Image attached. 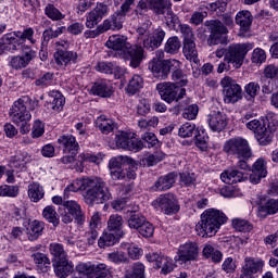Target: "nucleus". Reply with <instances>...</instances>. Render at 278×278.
Masks as SVG:
<instances>
[{"label":"nucleus","instance_id":"f257e3e1","mask_svg":"<svg viewBox=\"0 0 278 278\" xmlns=\"http://www.w3.org/2000/svg\"><path fill=\"white\" fill-rule=\"evenodd\" d=\"M86 191L84 194L85 203L87 205H101L110 199L112 193L110 187L101 178H79L68 185L64 190V199H68V192Z\"/></svg>","mask_w":278,"mask_h":278},{"label":"nucleus","instance_id":"f03ea898","mask_svg":"<svg viewBox=\"0 0 278 278\" xmlns=\"http://www.w3.org/2000/svg\"><path fill=\"white\" fill-rule=\"evenodd\" d=\"M106 47L113 51H122L124 60H130V66L138 68L144 58V49L140 46H131L127 37L123 35H113L106 41Z\"/></svg>","mask_w":278,"mask_h":278},{"label":"nucleus","instance_id":"7ed1b4c3","mask_svg":"<svg viewBox=\"0 0 278 278\" xmlns=\"http://www.w3.org/2000/svg\"><path fill=\"white\" fill-rule=\"evenodd\" d=\"M227 223V215L216 208H208L201 215V220L195 226V231L201 238H214L222 225Z\"/></svg>","mask_w":278,"mask_h":278},{"label":"nucleus","instance_id":"20e7f679","mask_svg":"<svg viewBox=\"0 0 278 278\" xmlns=\"http://www.w3.org/2000/svg\"><path fill=\"white\" fill-rule=\"evenodd\" d=\"M223 151L227 155H233L237 160H251L253 157V150L249 141L242 137H235L227 140Z\"/></svg>","mask_w":278,"mask_h":278},{"label":"nucleus","instance_id":"39448f33","mask_svg":"<svg viewBox=\"0 0 278 278\" xmlns=\"http://www.w3.org/2000/svg\"><path fill=\"white\" fill-rule=\"evenodd\" d=\"M127 162L131 163L132 160L127 156H117L110 160L109 168L113 181H130V179H136L134 168H121V166Z\"/></svg>","mask_w":278,"mask_h":278},{"label":"nucleus","instance_id":"423d86ee","mask_svg":"<svg viewBox=\"0 0 278 278\" xmlns=\"http://www.w3.org/2000/svg\"><path fill=\"white\" fill-rule=\"evenodd\" d=\"M253 49V43H232L227 48L226 62L232 64V68H240L244 64V58Z\"/></svg>","mask_w":278,"mask_h":278},{"label":"nucleus","instance_id":"0eeeda50","mask_svg":"<svg viewBox=\"0 0 278 278\" xmlns=\"http://www.w3.org/2000/svg\"><path fill=\"white\" fill-rule=\"evenodd\" d=\"M181 63L177 60L152 59L148 68L156 79H167L173 68H179Z\"/></svg>","mask_w":278,"mask_h":278},{"label":"nucleus","instance_id":"6e6552de","mask_svg":"<svg viewBox=\"0 0 278 278\" xmlns=\"http://www.w3.org/2000/svg\"><path fill=\"white\" fill-rule=\"evenodd\" d=\"M156 90L163 101L173 103L186 97V89L177 86L175 83H160L156 85Z\"/></svg>","mask_w":278,"mask_h":278},{"label":"nucleus","instance_id":"1a4fd4ad","mask_svg":"<svg viewBox=\"0 0 278 278\" xmlns=\"http://www.w3.org/2000/svg\"><path fill=\"white\" fill-rule=\"evenodd\" d=\"M78 275L87 278H112V270L105 264L92 265L90 263H79L76 266Z\"/></svg>","mask_w":278,"mask_h":278},{"label":"nucleus","instance_id":"9d476101","mask_svg":"<svg viewBox=\"0 0 278 278\" xmlns=\"http://www.w3.org/2000/svg\"><path fill=\"white\" fill-rule=\"evenodd\" d=\"M225 103H238L242 99V87L233 78L226 76L220 80Z\"/></svg>","mask_w":278,"mask_h":278},{"label":"nucleus","instance_id":"9b49d317","mask_svg":"<svg viewBox=\"0 0 278 278\" xmlns=\"http://www.w3.org/2000/svg\"><path fill=\"white\" fill-rule=\"evenodd\" d=\"M147 1L149 4V10H152L154 14H157L159 16L162 14H166L165 21L167 25H170L177 22V15L173 13V3H170V0H147Z\"/></svg>","mask_w":278,"mask_h":278},{"label":"nucleus","instance_id":"f8f14e48","mask_svg":"<svg viewBox=\"0 0 278 278\" xmlns=\"http://www.w3.org/2000/svg\"><path fill=\"white\" fill-rule=\"evenodd\" d=\"M29 101V97H22L12 105L10 116L15 125H21L25 121H31V114L27 111V103Z\"/></svg>","mask_w":278,"mask_h":278},{"label":"nucleus","instance_id":"ddd939ff","mask_svg":"<svg viewBox=\"0 0 278 278\" xmlns=\"http://www.w3.org/2000/svg\"><path fill=\"white\" fill-rule=\"evenodd\" d=\"M115 144L118 147V149L134 151L135 153H138V151H142V149H144V142H142V140L131 137V135L125 131H119L116 134Z\"/></svg>","mask_w":278,"mask_h":278},{"label":"nucleus","instance_id":"4468645a","mask_svg":"<svg viewBox=\"0 0 278 278\" xmlns=\"http://www.w3.org/2000/svg\"><path fill=\"white\" fill-rule=\"evenodd\" d=\"M206 25L211 31L208 45H227V34L229 30L223 25V22L212 20L206 22Z\"/></svg>","mask_w":278,"mask_h":278},{"label":"nucleus","instance_id":"2eb2a0df","mask_svg":"<svg viewBox=\"0 0 278 278\" xmlns=\"http://www.w3.org/2000/svg\"><path fill=\"white\" fill-rule=\"evenodd\" d=\"M256 205H258V218H267L268 216L278 214V200L276 199L267 200L265 197H260L258 201H256Z\"/></svg>","mask_w":278,"mask_h":278},{"label":"nucleus","instance_id":"dca6fc26","mask_svg":"<svg viewBox=\"0 0 278 278\" xmlns=\"http://www.w3.org/2000/svg\"><path fill=\"white\" fill-rule=\"evenodd\" d=\"M155 203H157L164 214H177L179 212V203L173 193L160 195Z\"/></svg>","mask_w":278,"mask_h":278},{"label":"nucleus","instance_id":"f3484780","mask_svg":"<svg viewBox=\"0 0 278 278\" xmlns=\"http://www.w3.org/2000/svg\"><path fill=\"white\" fill-rule=\"evenodd\" d=\"M108 12H110L108 4L98 3L97 7L88 13L86 18V27H88V29H92L96 25H99Z\"/></svg>","mask_w":278,"mask_h":278},{"label":"nucleus","instance_id":"a211bd4d","mask_svg":"<svg viewBox=\"0 0 278 278\" xmlns=\"http://www.w3.org/2000/svg\"><path fill=\"white\" fill-rule=\"evenodd\" d=\"M164 38H166V31L159 27L153 30L146 39H143V48L148 51H155V49H160L162 47V42H164Z\"/></svg>","mask_w":278,"mask_h":278},{"label":"nucleus","instance_id":"6ab92c4d","mask_svg":"<svg viewBox=\"0 0 278 278\" xmlns=\"http://www.w3.org/2000/svg\"><path fill=\"white\" fill-rule=\"evenodd\" d=\"M77 52L68 50H58L54 53L55 64L60 68H67L71 64H77Z\"/></svg>","mask_w":278,"mask_h":278},{"label":"nucleus","instance_id":"aec40b11","mask_svg":"<svg viewBox=\"0 0 278 278\" xmlns=\"http://www.w3.org/2000/svg\"><path fill=\"white\" fill-rule=\"evenodd\" d=\"M236 25L239 26V33L244 35L251 31L253 25V14L249 10L239 11L235 17Z\"/></svg>","mask_w":278,"mask_h":278},{"label":"nucleus","instance_id":"412c9836","mask_svg":"<svg viewBox=\"0 0 278 278\" xmlns=\"http://www.w3.org/2000/svg\"><path fill=\"white\" fill-rule=\"evenodd\" d=\"M199 255V247L197 243L188 242L179 248L178 258L176 262H192Z\"/></svg>","mask_w":278,"mask_h":278},{"label":"nucleus","instance_id":"4be33fe9","mask_svg":"<svg viewBox=\"0 0 278 278\" xmlns=\"http://www.w3.org/2000/svg\"><path fill=\"white\" fill-rule=\"evenodd\" d=\"M63 207L73 216L77 225H84L86 223V215L81 211V205L77 201L68 200L63 201Z\"/></svg>","mask_w":278,"mask_h":278},{"label":"nucleus","instance_id":"5701e85b","mask_svg":"<svg viewBox=\"0 0 278 278\" xmlns=\"http://www.w3.org/2000/svg\"><path fill=\"white\" fill-rule=\"evenodd\" d=\"M58 143L60 148L63 149V153H72V155H77V151H79V143L73 137V135H63L58 139Z\"/></svg>","mask_w":278,"mask_h":278},{"label":"nucleus","instance_id":"b1692460","mask_svg":"<svg viewBox=\"0 0 278 278\" xmlns=\"http://www.w3.org/2000/svg\"><path fill=\"white\" fill-rule=\"evenodd\" d=\"M54 268V273L56 277L66 278L73 274L74 265L73 262L68 261L67 258L60 260L58 258L55 262L52 263Z\"/></svg>","mask_w":278,"mask_h":278},{"label":"nucleus","instance_id":"393cba45","mask_svg":"<svg viewBox=\"0 0 278 278\" xmlns=\"http://www.w3.org/2000/svg\"><path fill=\"white\" fill-rule=\"evenodd\" d=\"M220 179L224 184L228 185L240 184V181L249 179V174H244L238 169H230L222 173Z\"/></svg>","mask_w":278,"mask_h":278},{"label":"nucleus","instance_id":"a878e982","mask_svg":"<svg viewBox=\"0 0 278 278\" xmlns=\"http://www.w3.org/2000/svg\"><path fill=\"white\" fill-rule=\"evenodd\" d=\"M177 180V173L173 172L165 176H161L157 181L154 184L153 189L164 192L170 190Z\"/></svg>","mask_w":278,"mask_h":278},{"label":"nucleus","instance_id":"bb28decb","mask_svg":"<svg viewBox=\"0 0 278 278\" xmlns=\"http://www.w3.org/2000/svg\"><path fill=\"white\" fill-rule=\"evenodd\" d=\"M227 115L225 113H213L208 119V126L212 131H223L227 127Z\"/></svg>","mask_w":278,"mask_h":278},{"label":"nucleus","instance_id":"cd10ccee","mask_svg":"<svg viewBox=\"0 0 278 278\" xmlns=\"http://www.w3.org/2000/svg\"><path fill=\"white\" fill-rule=\"evenodd\" d=\"M92 94L102 98H110L113 94L112 85L106 80H98L91 87Z\"/></svg>","mask_w":278,"mask_h":278},{"label":"nucleus","instance_id":"c85d7f7f","mask_svg":"<svg viewBox=\"0 0 278 278\" xmlns=\"http://www.w3.org/2000/svg\"><path fill=\"white\" fill-rule=\"evenodd\" d=\"M262 266H264V262H262V260H255L254 257L247 256L242 267L243 275L245 277H251L252 275H255Z\"/></svg>","mask_w":278,"mask_h":278},{"label":"nucleus","instance_id":"c756f323","mask_svg":"<svg viewBox=\"0 0 278 278\" xmlns=\"http://www.w3.org/2000/svg\"><path fill=\"white\" fill-rule=\"evenodd\" d=\"M123 23H125V16L119 12H115L111 18L105 20L103 22V31H108L110 29L118 30L123 29Z\"/></svg>","mask_w":278,"mask_h":278},{"label":"nucleus","instance_id":"7c9ffc66","mask_svg":"<svg viewBox=\"0 0 278 278\" xmlns=\"http://www.w3.org/2000/svg\"><path fill=\"white\" fill-rule=\"evenodd\" d=\"M182 53L189 62H199V51H197V43L194 39L182 41Z\"/></svg>","mask_w":278,"mask_h":278},{"label":"nucleus","instance_id":"2f4dec72","mask_svg":"<svg viewBox=\"0 0 278 278\" xmlns=\"http://www.w3.org/2000/svg\"><path fill=\"white\" fill-rule=\"evenodd\" d=\"M140 207L135 206L134 210L127 211L129 214L127 223L130 229H139L140 226L144 225V222L147 220L142 214L138 213Z\"/></svg>","mask_w":278,"mask_h":278},{"label":"nucleus","instance_id":"473e14b6","mask_svg":"<svg viewBox=\"0 0 278 278\" xmlns=\"http://www.w3.org/2000/svg\"><path fill=\"white\" fill-rule=\"evenodd\" d=\"M42 231H45V222L40 220L31 222L26 228V233L30 242H34V240H38V238L42 236Z\"/></svg>","mask_w":278,"mask_h":278},{"label":"nucleus","instance_id":"72a5a7b5","mask_svg":"<svg viewBox=\"0 0 278 278\" xmlns=\"http://www.w3.org/2000/svg\"><path fill=\"white\" fill-rule=\"evenodd\" d=\"M96 126L101 134H104L105 136H108V134H112V131L116 129V123H114L113 119L108 118L105 115H101L97 118Z\"/></svg>","mask_w":278,"mask_h":278},{"label":"nucleus","instance_id":"f704fd0d","mask_svg":"<svg viewBox=\"0 0 278 278\" xmlns=\"http://www.w3.org/2000/svg\"><path fill=\"white\" fill-rule=\"evenodd\" d=\"M38 270L41 273H49L51 270V261L47 256V254L37 252L31 255Z\"/></svg>","mask_w":278,"mask_h":278},{"label":"nucleus","instance_id":"c9c22d12","mask_svg":"<svg viewBox=\"0 0 278 278\" xmlns=\"http://www.w3.org/2000/svg\"><path fill=\"white\" fill-rule=\"evenodd\" d=\"M28 198L33 203H38L41 199H45V188L38 182L28 185Z\"/></svg>","mask_w":278,"mask_h":278},{"label":"nucleus","instance_id":"e433bc0d","mask_svg":"<svg viewBox=\"0 0 278 278\" xmlns=\"http://www.w3.org/2000/svg\"><path fill=\"white\" fill-rule=\"evenodd\" d=\"M66 103V98L62 96L60 92H55L50 102H47L48 110H52L54 113L62 112L64 110V105Z\"/></svg>","mask_w":278,"mask_h":278},{"label":"nucleus","instance_id":"4c0bfd02","mask_svg":"<svg viewBox=\"0 0 278 278\" xmlns=\"http://www.w3.org/2000/svg\"><path fill=\"white\" fill-rule=\"evenodd\" d=\"M273 137L274 132H271L266 125L258 129V131L255 134L256 140L262 147L270 144V142H273Z\"/></svg>","mask_w":278,"mask_h":278},{"label":"nucleus","instance_id":"58836bf2","mask_svg":"<svg viewBox=\"0 0 278 278\" xmlns=\"http://www.w3.org/2000/svg\"><path fill=\"white\" fill-rule=\"evenodd\" d=\"M118 242V235L110 231L104 232L98 240V245L100 249H105V247H114Z\"/></svg>","mask_w":278,"mask_h":278},{"label":"nucleus","instance_id":"ea45409f","mask_svg":"<svg viewBox=\"0 0 278 278\" xmlns=\"http://www.w3.org/2000/svg\"><path fill=\"white\" fill-rule=\"evenodd\" d=\"M179 49H181V41L179 40V37L177 36L169 37L165 43V48H164L165 53L175 55L176 53H179Z\"/></svg>","mask_w":278,"mask_h":278},{"label":"nucleus","instance_id":"a19ab883","mask_svg":"<svg viewBox=\"0 0 278 278\" xmlns=\"http://www.w3.org/2000/svg\"><path fill=\"white\" fill-rule=\"evenodd\" d=\"M144 86V80L140 75H134L129 80L128 86L126 88V92L128 94H136Z\"/></svg>","mask_w":278,"mask_h":278},{"label":"nucleus","instance_id":"79ce46f5","mask_svg":"<svg viewBox=\"0 0 278 278\" xmlns=\"http://www.w3.org/2000/svg\"><path fill=\"white\" fill-rule=\"evenodd\" d=\"M203 255L206 258L212 260L215 264H218L223 260V252L215 250L212 245H205L203 249Z\"/></svg>","mask_w":278,"mask_h":278},{"label":"nucleus","instance_id":"37998d69","mask_svg":"<svg viewBox=\"0 0 278 278\" xmlns=\"http://www.w3.org/2000/svg\"><path fill=\"white\" fill-rule=\"evenodd\" d=\"M50 253L53 256L52 263L58 262V260H66L68 257L64 251V247L60 243L50 244Z\"/></svg>","mask_w":278,"mask_h":278},{"label":"nucleus","instance_id":"c03bdc74","mask_svg":"<svg viewBox=\"0 0 278 278\" xmlns=\"http://www.w3.org/2000/svg\"><path fill=\"white\" fill-rule=\"evenodd\" d=\"M109 231H121L123 229V216L113 214L108 220Z\"/></svg>","mask_w":278,"mask_h":278},{"label":"nucleus","instance_id":"a18cd8bd","mask_svg":"<svg viewBox=\"0 0 278 278\" xmlns=\"http://www.w3.org/2000/svg\"><path fill=\"white\" fill-rule=\"evenodd\" d=\"M43 218L48 220V223H52L53 227H58L60 225V218H58V212L53 206H46L42 212Z\"/></svg>","mask_w":278,"mask_h":278},{"label":"nucleus","instance_id":"49530a36","mask_svg":"<svg viewBox=\"0 0 278 278\" xmlns=\"http://www.w3.org/2000/svg\"><path fill=\"white\" fill-rule=\"evenodd\" d=\"M232 227L236 231H242L243 233H249L253 230V225L249 220L235 218L232 219Z\"/></svg>","mask_w":278,"mask_h":278},{"label":"nucleus","instance_id":"de8ad7c7","mask_svg":"<svg viewBox=\"0 0 278 278\" xmlns=\"http://www.w3.org/2000/svg\"><path fill=\"white\" fill-rule=\"evenodd\" d=\"M260 84L252 81L244 86V92L248 101H253L257 94H260Z\"/></svg>","mask_w":278,"mask_h":278},{"label":"nucleus","instance_id":"09e8293b","mask_svg":"<svg viewBox=\"0 0 278 278\" xmlns=\"http://www.w3.org/2000/svg\"><path fill=\"white\" fill-rule=\"evenodd\" d=\"M197 134V126L191 123H186L178 129V136L180 138H192Z\"/></svg>","mask_w":278,"mask_h":278},{"label":"nucleus","instance_id":"8fccbe9b","mask_svg":"<svg viewBox=\"0 0 278 278\" xmlns=\"http://www.w3.org/2000/svg\"><path fill=\"white\" fill-rule=\"evenodd\" d=\"M45 12L48 18H51V21H62L65 18V15L62 14V12H60L53 4H48Z\"/></svg>","mask_w":278,"mask_h":278},{"label":"nucleus","instance_id":"3c124183","mask_svg":"<svg viewBox=\"0 0 278 278\" xmlns=\"http://www.w3.org/2000/svg\"><path fill=\"white\" fill-rule=\"evenodd\" d=\"M143 238H151L155 231V227H153V224L146 220L142 225L139 226L137 229Z\"/></svg>","mask_w":278,"mask_h":278},{"label":"nucleus","instance_id":"603ef678","mask_svg":"<svg viewBox=\"0 0 278 278\" xmlns=\"http://www.w3.org/2000/svg\"><path fill=\"white\" fill-rule=\"evenodd\" d=\"M4 38L8 39L7 51H18L23 48V41L12 37V34L4 35Z\"/></svg>","mask_w":278,"mask_h":278},{"label":"nucleus","instance_id":"864d4df0","mask_svg":"<svg viewBox=\"0 0 278 278\" xmlns=\"http://www.w3.org/2000/svg\"><path fill=\"white\" fill-rule=\"evenodd\" d=\"M173 68H176L172 74L173 80L176 81V84H178L177 86H179V88L186 86V84H188V77L184 75V72L179 67Z\"/></svg>","mask_w":278,"mask_h":278},{"label":"nucleus","instance_id":"5fc2aeb1","mask_svg":"<svg viewBox=\"0 0 278 278\" xmlns=\"http://www.w3.org/2000/svg\"><path fill=\"white\" fill-rule=\"evenodd\" d=\"M141 139L144 142H147L148 149H153V148L156 149V147H160V140L157 139V137L153 132H144L141 136Z\"/></svg>","mask_w":278,"mask_h":278},{"label":"nucleus","instance_id":"6e6d98bb","mask_svg":"<svg viewBox=\"0 0 278 278\" xmlns=\"http://www.w3.org/2000/svg\"><path fill=\"white\" fill-rule=\"evenodd\" d=\"M0 197H18V186H0Z\"/></svg>","mask_w":278,"mask_h":278},{"label":"nucleus","instance_id":"4d7b16f0","mask_svg":"<svg viewBox=\"0 0 278 278\" xmlns=\"http://www.w3.org/2000/svg\"><path fill=\"white\" fill-rule=\"evenodd\" d=\"M124 278H144V265L142 263H135L132 273L126 274Z\"/></svg>","mask_w":278,"mask_h":278},{"label":"nucleus","instance_id":"13d9d810","mask_svg":"<svg viewBox=\"0 0 278 278\" xmlns=\"http://www.w3.org/2000/svg\"><path fill=\"white\" fill-rule=\"evenodd\" d=\"M53 84V73L48 72L39 79L35 80V86L39 88H47Z\"/></svg>","mask_w":278,"mask_h":278},{"label":"nucleus","instance_id":"bf43d9fd","mask_svg":"<svg viewBox=\"0 0 278 278\" xmlns=\"http://www.w3.org/2000/svg\"><path fill=\"white\" fill-rule=\"evenodd\" d=\"M199 115V105L191 104L188 108L185 109L182 112V117L187 121H194L197 116Z\"/></svg>","mask_w":278,"mask_h":278},{"label":"nucleus","instance_id":"052dcab7","mask_svg":"<svg viewBox=\"0 0 278 278\" xmlns=\"http://www.w3.org/2000/svg\"><path fill=\"white\" fill-rule=\"evenodd\" d=\"M252 172L258 174L261 177H266V175H268V170H266V161L264 159H258L253 164Z\"/></svg>","mask_w":278,"mask_h":278},{"label":"nucleus","instance_id":"680f3d73","mask_svg":"<svg viewBox=\"0 0 278 278\" xmlns=\"http://www.w3.org/2000/svg\"><path fill=\"white\" fill-rule=\"evenodd\" d=\"M252 62L253 64H262L263 62H266V51H264L262 48L254 49Z\"/></svg>","mask_w":278,"mask_h":278},{"label":"nucleus","instance_id":"e2e57ef3","mask_svg":"<svg viewBox=\"0 0 278 278\" xmlns=\"http://www.w3.org/2000/svg\"><path fill=\"white\" fill-rule=\"evenodd\" d=\"M162 160H164V153L154 152L146 157V164H148V166H155V164H159Z\"/></svg>","mask_w":278,"mask_h":278},{"label":"nucleus","instance_id":"0e129e2a","mask_svg":"<svg viewBox=\"0 0 278 278\" xmlns=\"http://www.w3.org/2000/svg\"><path fill=\"white\" fill-rule=\"evenodd\" d=\"M28 64L25 62V59L21 55L13 56L10 62V66L14 68L15 71H18L21 68H25Z\"/></svg>","mask_w":278,"mask_h":278},{"label":"nucleus","instance_id":"69168bd1","mask_svg":"<svg viewBox=\"0 0 278 278\" xmlns=\"http://www.w3.org/2000/svg\"><path fill=\"white\" fill-rule=\"evenodd\" d=\"M180 34H182L184 42H187V40H194V33L188 24L180 25Z\"/></svg>","mask_w":278,"mask_h":278},{"label":"nucleus","instance_id":"338daca9","mask_svg":"<svg viewBox=\"0 0 278 278\" xmlns=\"http://www.w3.org/2000/svg\"><path fill=\"white\" fill-rule=\"evenodd\" d=\"M45 135V125L40 121H36L33 125L31 137L33 138H40Z\"/></svg>","mask_w":278,"mask_h":278},{"label":"nucleus","instance_id":"774afa93","mask_svg":"<svg viewBox=\"0 0 278 278\" xmlns=\"http://www.w3.org/2000/svg\"><path fill=\"white\" fill-rule=\"evenodd\" d=\"M110 262L114 264H123L127 262V256L123 252H112L109 254Z\"/></svg>","mask_w":278,"mask_h":278}]
</instances>
